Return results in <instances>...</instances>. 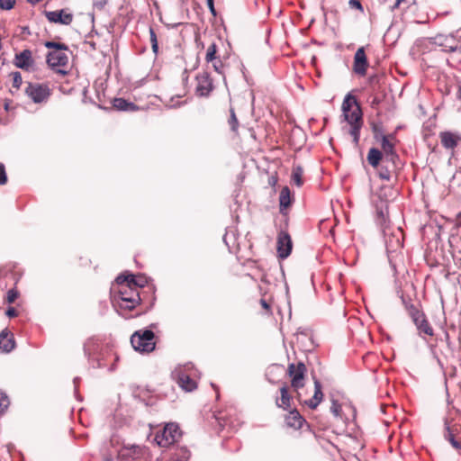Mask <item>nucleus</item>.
Here are the masks:
<instances>
[{
    "label": "nucleus",
    "instance_id": "nucleus-1",
    "mask_svg": "<svg viewBox=\"0 0 461 461\" xmlns=\"http://www.w3.org/2000/svg\"><path fill=\"white\" fill-rule=\"evenodd\" d=\"M118 292L114 296L117 306L122 311H131L144 301V292L138 291L127 281V276L120 275L116 278Z\"/></svg>",
    "mask_w": 461,
    "mask_h": 461
},
{
    "label": "nucleus",
    "instance_id": "nucleus-2",
    "mask_svg": "<svg viewBox=\"0 0 461 461\" xmlns=\"http://www.w3.org/2000/svg\"><path fill=\"white\" fill-rule=\"evenodd\" d=\"M342 112L345 120L350 125L349 133L353 137V142L357 145L359 141L363 118L360 105L354 95L350 94L346 95L342 103Z\"/></svg>",
    "mask_w": 461,
    "mask_h": 461
},
{
    "label": "nucleus",
    "instance_id": "nucleus-3",
    "mask_svg": "<svg viewBox=\"0 0 461 461\" xmlns=\"http://www.w3.org/2000/svg\"><path fill=\"white\" fill-rule=\"evenodd\" d=\"M306 373L307 368L303 362L290 363L287 366L286 375L290 378L291 387L296 393L299 401H302L299 390L305 384Z\"/></svg>",
    "mask_w": 461,
    "mask_h": 461
},
{
    "label": "nucleus",
    "instance_id": "nucleus-4",
    "mask_svg": "<svg viewBox=\"0 0 461 461\" xmlns=\"http://www.w3.org/2000/svg\"><path fill=\"white\" fill-rule=\"evenodd\" d=\"M131 343L136 351L149 353L155 348V334L152 330H138L131 337Z\"/></svg>",
    "mask_w": 461,
    "mask_h": 461
},
{
    "label": "nucleus",
    "instance_id": "nucleus-5",
    "mask_svg": "<svg viewBox=\"0 0 461 461\" xmlns=\"http://www.w3.org/2000/svg\"><path fill=\"white\" fill-rule=\"evenodd\" d=\"M68 50H54L47 55V64L57 74L64 77L68 74L67 67L68 65Z\"/></svg>",
    "mask_w": 461,
    "mask_h": 461
},
{
    "label": "nucleus",
    "instance_id": "nucleus-6",
    "mask_svg": "<svg viewBox=\"0 0 461 461\" xmlns=\"http://www.w3.org/2000/svg\"><path fill=\"white\" fill-rule=\"evenodd\" d=\"M181 437L180 428L176 423H167L161 431L157 432L155 440L158 446L167 447Z\"/></svg>",
    "mask_w": 461,
    "mask_h": 461
},
{
    "label": "nucleus",
    "instance_id": "nucleus-7",
    "mask_svg": "<svg viewBox=\"0 0 461 461\" xmlns=\"http://www.w3.org/2000/svg\"><path fill=\"white\" fill-rule=\"evenodd\" d=\"M25 94L35 104H41L47 102L51 95V90L47 84L28 83L25 88Z\"/></svg>",
    "mask_w": 461,
    "mask_h": 461
},
{
    "label": "nucleus",
    "instance_id": "nucleus-8",
    "mask_svg": "<svg viewBox=\"0 0 461 461\" xmlns=\"http://www.w3.org/2000/svg\"><path fill=\"white\" fill-rule=\"evenodd\" d=\"M195 93L199 96L207 97L214 89L213 81L207 71L197 74Z\"/></svg>",
    "mask_w": 461,
    "mask_h": 461
},
{
    "label": "nucleus",
    "instance_id": "nucleus-9",
    "mask_svg": "<svg viewBox=\"0 0 461 461\" xmlns=\"http://www.w3.org/2000/svg\"><path fill=\"white\" fill-rule=\"evenodd\" d=\"M46 19L52 23H59L62 25H69L73 22L74 15L65 9L57 11H45Z\"/></svg>",
    "mask_w": 461,
    "mask_h": 461
},
{
    "label": "nucleus",
    "instance_id": "nucleus-10",
    "mask_svg": "<svg viewBox=\"0 0 461 461\" xmlns=\"http://www.w3.org/2000/svg\"><path fill=\"white\" fill-rule=\"evenodd\" d=\"M378 141H380L381 148L385 155V159L394 164V159L398 158V155L395 152V136L393 134H387L385 137H382Z\"/></svg>",
    "mask_w": 461,
    "mask_h": 461
},
{
    "label": "nucleus",
    "instance_id": "nucleus-11",
    "mask_svg": "<svg viewBox=\"0 0 461 461\" xmlns=\"http://www.w3.org/2000/svg\"><path fill=\"white\" fill-rule=\"evenodd\" d=\"M276 249L279 258H286L292 252L293 243L286 231H280L277 236Z\"/></svg>",
    "mask_w": 461,
    "mask_h": 461
},
{
    "label": "nucleus",
    "instance_id": "nucleus-12",
    "mask_svg": "<svg viewBox=\"0 0 461 461\" xmlns=\"http://www.w3.org/2000/svg\"><path fill=\"white\" fill-rule=\"evenodd\" d=\"M441 145L450 152L451 156L455 154V149L461 141L458 134L451 131H441L438 134Z\"/></svg>",
    "mask_w": 461,
    "mask_h": 461
},
{
    "label": "nucleus",
    "instance_id": "nucleus-13",
    "mask_svg": "<svg viewBox=\"0 0 461 461\" xmlns=\"http://www.w3.org/2000/svg\"><path fill=\"white\" fill-rule=\"evenodd\" d=\"M369 66L365 49L360 47L355 53L353 70L359 76H365L366 74L367 68Z\"/></svg>",
    "mask_w": 461,
    "mask_h": 461
},
{
    "label": "nucleus",
    "instance_id": "nucleus-14",
    "mask_svg": "<svg viewBox=\"0 0 461 461\" xmlns=\"http://www.w3.org/2000/svg\"><path fill=\"white\" fill-rule=\"evenodd\" d=\"M14 64L19 68L30 71L34 65L32 52L30 50H23L20 53H16L14 59Z\"/></svg>",
    "mask_w": 461,
    "mask_h": 461
},
{
    "label": "nucleus",
    "instance_id": "nucleus-15",
    "mask_svg": "<svg viewBox=\"0 0 461 461\" xmlns=\"http://www.w3.org/2000/svg\"><path fill=\"white\" fill-rule=\"evenodd\" d=\"M173 376L177 384L186 392H192L197 387L196 382L181 370H176Z\"/></svg>",
    "mask_w": 461,
    "mask_h": 461
},
{
    "label": "nucleus",
    "instance_id": "nucleus-16",
    "mask_svg": "<svg viewBox=\"0 0 461 461\" xmlns=\"http://www.w3.org/2000/svg\"><path fill=\"white\" fill-rule=\"evenodd\" d=\"M15 348L14 334L8 330L4 329L0 332V351L10 353Z\"/></svg>",
    "mask_w": 461,
    "mask_h": 461
},
{
    "label": "nucleus",
    "instance_id": "nucleus-17",
    "mask_svg": "<svg viewBox=\"0 0 461 461\" xmlns=\"http://www.w3.org/2000/svg\"><path fill=\"white\" fill-rule=\"evenodd\" d=\"M280 397L276 399V404L278 408L288 410L292 407L293 396L290 393V389L286 384H284L280 388Z\"/></svg>",
    "mask_w": 461,
    "mask_h": 461
},
{
    "label": "nucleus",
    "instance_id": "nucleus-18",
    "mask_svg": "<svg viewBox=\"0 0 461 461\" xmlns=\"http://www.w3.org/2000/svg\"><path fill=\"white\" fill-rule=\"evenodd\" d=\"M285 421L287 427L294 429H300L305 422V420L296 409H294L285 415Z\"/></svg>",
    "mask_w": 461,
    "mask_h": 461
},
{
    "label": "nucleus",
    "instance_id": "nucleus-19",
    "mask_svg": "<svg viewBox=\"0 0 461 461\" xmlns=\"http://www.w3.org/2000/svg\"><path fill=\"white\" fill-rule=\"evenodd\" d=\"M445 432H444V438L449 441V443L452 445V447L456 450H461V442L456 440V436L459 433V429L456 425L449 426L447 421L445 423Z\"/></svg>",
    "mask_w": 461,
    "mask_h": 461
},
{
    "label": "nucleus",
    "instance_id": "nucleus-20",
    "mask_svg": "<svg viewBox=\"0 0 461 461\" xmlns=\"http://www.w3.org/2000/svg\"><path fill=\"white\" fill-rule=\"evenodd\" d=\"M293 197L288 186H284L279 194V209L282 214H286V210L292 205Z\"/></svg>",
    "mask_w": 461,
    "mask_h": 461
},
{
    "label": "nucleus",
    "instance_id": "nucleus-21",
    "mask_svg": "<svg viewBox=\"0 0 461 461\" xmlns=\"http://www.w3.org/2000/svg\"><path fill=\"white\" fill-rule=\"evenodd\" d=\"M323 398V393L321 391V384L318 380L314 381V394L313 396L309 399L305 400L304 403L309 406L311 409H316L317 406L320 404Z\"/></svg>",
    "mask_w": 461,
    "mask_h": 461
},
{
    "label": "nucleus",
    "instance_id": "nucleus-22",
    "mask_svg": "<svg viewBox=\"0 0 461 461\" xmlns=\"http://www.w3.org/2000/svg\"><path fill=\"white\" fill-rule=\"evenodd\" d=\"M124 276H127V281L131 285V286L140 292H142L141 290L144 289L149 283L148 277L144 275L135 276L132 274H127Z\"/></svg>",
    "mask_w": 461,
    "mask_h": 461
},
{
    "label": "nucleus",
    "instance_id": "nucleus-23",
    "mask_svg": "<svg viewBox=\"0 0 461 461\" xmlns=\"http://www.w3.org/2000/svg\"><path fill=\"white\" fill-rule=\"evenodd\" d=\"M383 158V152L376 148H371L368 151L366 159L369 165L376 168Z\"/></svg>",
    "mask_w": 461,
    "mask_h": 461
},
{
    "label": "nucleus",
    "instance_id": "nucleus-24",
    "mask_svg": "<svg viewBox=\"0 0 461 461\" xmlns=\"http://www.w3.org/2000/svg\"><path fill=\"white\" fill-rule=\"evenodd\" d=\"M113 105L119 111H133L136 109V105L133 103L128 102L123 98H115Z\"/></svg>",
    "mask_w": 461,
    "mask_h": 461
},
{
    "label": "nucleus",
    "instance_id": "nucleus-25",
    "mask_svg": "<svg viewBox=\"0 0 461 461\" xmlns=\"http://www.w3.org/2000/svg\"><path fill=\"white\" fill-rule=\"evenodd\" d=\"M303 168L297 165L293 167L292 170V180L297 186H302L303 184Z\"/></svg>",
    "mask_w": 461,
    "mask_h": 461
},
{
    "label": "nucleus",
    "instance_id": "nucleus-26",
    "mask_svg": "<svg viewBox=\"0 0 461 461\" xmlns=\"http://www.w3.org/2000/svg\"><path fill=\"white\" fill-rule=\"evenodd\" d=\"M217 53H218L217 45L214 42L210 44L206 50V54L204 57L205 62L207 64H209L210 61H213V59H215V58L218 57Z\"/></svg>",
    "mask_w": 461,
    "mask_h": 461
},
{
    "label": "nucleus",
    "instance_id": "nucleus-27",
    "mask_svg": "<svg viewBox=\"0 0 461 461\" xmlns=\"http://www.w3.org/2000/svg\"><path fill=\"white\" fill-rule=\"evenodd\" d=\"M406 310L412 321L415 320V318L421 317V314L423 313L417 306L412 303H406Z\"/></svg>",
    "mask_w": 461,
    "mask_h": 461
},
{
    "label": "nucleus",
    "instance_id": "nucleus-28",
    "mask_svg": "<svg viewBox=\"0 0 461 461\" xmlns=\"http://www.w3.org/2000/svg\"><path fill=\"white\" fill-rule=\"evenodd\" d=\"M230 118L228 120V123L231 129V131L233 132H237L238 131V127H239V122H238V119L236 117V114H235V112H234V109L233 108H230Z\"/></svg>",
    "mask_w": 461,
    "mask_h": 461
},
{
    "label": "nucleus",
    "instance_id": "nucleus-29",
    "mask_svg": "<svg viewBox=\"0 0 461 461\" xmlns=\"http://www.w3.org/2000/svg\"><path fill=\"white\" fill-rule=\"evenodd\" d=\"M12 77V86L15 89H19L23 84V77L20 72L15 71L10 74Z\"/></svg>",
    "mask_w": 461,
    "mask_h": 461
},
{
    "label": "nucleus",
    "instance_id": "nucleus-30",
    "mask_svg": "<svg viewBox=\"0 0 461 461\" xmlns=\"http://www.w3.org/2000/svg\"><path fill=\"white\" fill-rule=\"evenodd\" d=\"M371 128L375 140H379L382 139V137L386 136L385 134H384L383 127L380 124L372 123Z\"/></svg>",
    "mask_w": 461,
    "mask_h": 461
},
{
    "label": "nucleus",
    "instance_id": "nucleus-31",
    "mask_svg": "<svg viewBox=\"0 0 461 461\" xmlns=\"http://www.w3.org/2000/svg\"><path fill=\"white\" fill-rule=\"evenodd\" d=\"M45 47L48 49L59 50H68V46L64 43L55 42V41H46L44 43Z\"/></svg>",
    "mask_w": 461,
    "mask_h": 461
},
{
    "label": "nucleus",
    "instance_id": "nucleus-32",
    "mask_svg": "<svg viewBox=\"0 0 461 461\" xmlns=\"http://www.w3.org/2000/svg\"><path fill=\"white\" fill-rule=\"evenodd\" d=\"M378 175L381 179L390 181L392 177V171L387 167L382 166Z\"/></svg>",
    "mask_w": 461,
    "mask_h": 461
},
{
    "label": "nucleus",
    "instance_id": "nucleus-33",
    "mask_svg": "<svg viewBox=\"0 0 461 461\" xmlns=\"http://www.w3.org/2000/svg\"><path fill=\"white\" fill-rule=\"evenodd\" d=\"M20 296V293L16 288H12L7 292L6 294V302L8 303H13L15 300Z\"/></svg>",
    "mask_w": 461,
    "mask_h": 461
},
{
    "label": "nucleus",
    "instance_id": "nucleus-34",
    "mask_svg": "<svg viewBox=\"0 0 461 461\" xmlns=\"http://www.w3.org/2000/svg\"><path fill=\"white\" fill-rule=\"evenodd\" d=\"M149 36H150V43H151L152 50L154 53L157 54L158 50V39H157L156 32L152 28L149 29Z\"/></svg>",
    "mask_w": 461,
    "mask_h": 461
},
{
    "label": "nucleus",
    "instance_id": "nucleus-35",
    "mask_svg": "<svg viewBox=\"0 0 461 461\" xmlns=\"http://www.w3.org/2000/svg\"><path fill=\"white\" fill-rule=\"evenodd\" d=\"M209 64H212V68L214 69V71H216L219 74L222 73L223 64L219 56L215 58L213 61H210Z\"/></svg>",
    "mask_w": 461,
    "mask_h": 461
},
{
    "label": "nucleus",
    "instance_id": "nucleus-36",
    "mask_svg": "<svg viewBox=\"0 0 461 461\" xmlns=\"http://www.w3.org/2000/svg\"><path fill=\"white\" fill-rule=\"evenodd\" d=\"M418 330L420 331V332H423L429 336H432L433 335V329L431 328V326L429 325V321H425L422 326H419L418 327Z\"/></svg>",
    "mask_w": 461,
    "mask_h": 461
},
{
    "label": "nucleus",
    "instance_id": "nucleus-37",
    "mask_svg": "<svg viewBox=\"0 0 461 461\" xmlns=\"http://www.w3.org/2000/svg\"><path fill=\"white\" fill-rule=\"evenodd\" d=\"M9 405V399L7 395L0 392V411H4Z\"/></svg>",
    "mask_w": 461,
    "mask_h": 461
},
{
    "label": "nucleus",
    "instance_id": "nucleus-38",
    "mask_svg": "<svg viewBox=\"0 0 461 461\" xmlns=\"http://www.w3.org/2000/svg\"><path fill=\"white\" fill-rule=\"evenodd\" d=\"M8 177L5 171V167L3 163H0V185H4L7 183Z\"/></svg>",
    "mask_w": 461,
    "mask_h": 461
},
{
    "label": "nucleus",
    "instance_id": "nucleus-39",
    "mask_svg": "<svg viewBox=\"0 0 461 461\" xmlns=\"http://www.w3.org/2000/svg\"><path fill=\"white\" fill-rule=\"evenodd\" d=\"M348 5L352 9L358 10L361 14L364 13V7H363V5H362V4L360 3L359 0H349L348 1Z\"/></svg>",
    "mask_w": 461,
    "mask_h": 461
},
{
    "label": "nucleus",
    "instance_id": "nucleus-40",
    "mask_svg": "<svg viewBox=\"0 0 461 461\" xmlns=\"http://www.w3.org/2000/svg\"><path fill=\"white\" fill-rule=\"evenodd\" d=\"M15 0H0V8L10 10L14 7Z\"/></svg>",
    "mask_w": 461,
    "mask_h": 461
},
{
    "label": "nucleus",
    "instance_id": "nucleus-41",
    "mask_svg": "<svg viewBox=\"0 0 461 461\" xmlns=\"http://www.w3.org/2000/svg\"><path fill=\"white\" fill-rule=\"evenodd\" d=\"M403 4L416 5V0H396L394 5L392 6V10L399 9Z\"/></svg>",
    "mask_w": 461,
    "mask_h": 461
},
{
    "label": "nucleus",
    "instance_id": "nucleus-42",
    "mask_svg": "<svg viewBox=\"0 0 461 461\" xmlns=\"http://www.w3.org/2000/svg\"><path fill=\"white\" fill-rule=\"evenodd\" d=\"M215 420L218 421L221 429H224L227 425V421L222 415L215 416Z\"/></svg>",
    "mask_w": 461,
    "mask_h": 461
},
{
    "label": "nucleus",
    "instance_id": "nucleus-43",
    "mask_svg": "<svg viewBox=\"0 0 461 461\" xmlns=\"http://www.w3.org/2000/svg\"><path fill=\"white\" fill-rule=\"evenodd\" d=\"M425 321H427V319H426V317H425V314H424V313H422V314H421V317H418V318H415V320H413V322L415 323V325L417 326V328H418L419 326H420V325L422 326V324H423Z\"/></svg>",
    "mask_w": 461,
    "mask_h": 461
},
{
    "label": "nucleus",
    "instance_id": "nucleus-44",
    "mask_svg": "<svg viewBox=\"0 0 461 461\" xmlns=\"http://www.w3.org/2000/svg\"><path fill=\"white\" fill-rule=\"evenodd\" d=\"M5 314L9 317V318H14V317H16L18 316V312L15 308L14 307H9L5 312Z\"/></svg>",
    "mask_w": 461,
    "mask_h": 461
},
{
    "label": "nucleus",
    "instance_id": "nucleus-45",
    "mask_svg": "<svg viewBox=\"0 0 461 461\" xmlns=\"http://www.w3.org/2000/svg\"><path fill=\"white\" fill-rule=\"evenodd\" d=\"M260 305L261 307L264 309V311L266 312H271V307H270V304L267 302V300L265 299H261L260 300Z\"/></svg>",
    "mask_w": 461,
    "mask_h": 461
},
{
    "label": "nucleus",
    "instance_id": "nucleus-46",
    "mask_svg": "<svg viewBox=\"0 0 461 461\" xmlns=\"http://www.w3.org/2000/svg\"><path fill=\"white\" fill-rule=\"evenodd\" d=\"M207 1V5L211 11V13L213 14V15H216V11H215V8H214V4H213V0H206Z\"/></svg>",
    "mask_w": 461,
    "mask_h": 461
},
{
    "label": "nucleus",
    "instance_id": "nucleus-47",
    "mask_svg": "<svg viewBox=\"0 0 461 461\" xmlns=\"http://www.w3.org/2000/svg\"><path fill=\"white\" fill-rule=\"evenodd\" d=\"M380 103H381V99L378 96H374L371 101V106L373 108H375V107L378 106Z\"/></svg>",
    "mask_w": 461,
    "mask_h": 461
},
{
    "label": "nucleus",
    "instance_id": "nucleus-48",
    "mask_svg": "<svg viewBox=\"0 0 461 461\" xmlns=\"http://www.w3.org/2000/svg\"><path fill=\"white\" fill-rule=\"evenodd\" d=\"M181 451L183 452V456L185 458L184 461H187L190 456V453L186 449Z\"/></svg>",
    "mask_w": 461,
    "mask_h": 461
},
{
    "label": "nucleus",
    "instance_id": "nucleus-49",
    "mask_svg": "<svg viewBox=\"0 0 461 461\" xmlns=\"http://www.w3.org/2000/svg\"><path fill=\"white\" fill-rule=\"evenodd\" d=\"M277 182V178L275 177V176H272L270 179H269V184L272 185H275Z\"/></svg>",
    "mask_w": 461,
    "mask_h": 461
},
{
    "label": "nucleus",
    "instance_id": "nucleus-50",
    "mask_svg": "<svg viewBox=\"0 0 461 461\" xmlns=\"http://www.w3.org/2000/svg\"><path fill=\"white\" fill-rule=\"evenodd\" d=\"M185 94H186V90H185V88H183L182 92H181V93H179V94H176V95L177 97H182V96H185Z\"/></svg>",
    "mask_w": 461,
    "mask_h": 461
},
{
    "label": "nucleus",
    "instance_id": "nucleus-51",
    "mask_svg": "<svg viewBox=\"0 0 461 461\" xmlns=\"http://www.w3.org/2000/svg\"><path fill=\"white\" fill-rule=\"evenodd\" d=\"M461 222V212L457 213L456 215V225L458 226V223Z\"/></svg>",
    "mask_w": 461,
    "mask_h": 461
},
{
    "label": "nucleus",
    "instance_id": "nucleus-52",
    "mask_svg": "<svg viewBox=\"0 0 461 461\" xmlns=\"http://www.w3.org/2000/svg\"><path fill=\"white\" fill-rule=\"evenodd\" d=\"M41 0H28L29 3L32 4V5H35L39 2H41Z\"/></svg>",
    "mask_w": 461,
    "mask_h": 461
},
{
    "label": "nucleus",
    "instance_id": "nucleus-53",
    "mask_svg": "<svg viewBox=\"0 0 461 461\" xmlns=\"http://www.w3.org/2000/svg\"><path fill=\"white\" fill-rule=\"evenodd\" d=\"M338 409H339V407H338V406H333V407H332V411H333V412H334L336 415L338 414Z\"/></svg>",
    "mask_w": 461,
    "mask_h": 461
},
{
    "label": "nucleus",
    "instance_id": "nucleus-54",
    "mask_svg": "<svg viewBox=\"0 0 461 461\" xmlns=\"http://www.w3.org/2000/svg\"><path fill=\"white\" fill-rule=\"evenodd\" d=\"M458 341H459V344H460V347H461V331L459 332V335H458Z\"/></svg>",
    "mask_w": 461,
    "mask_h": 461
},
{
    "label": "nucleus",
    "instance_id": "nucleus-55",
    "mask_svg": "<svg viewBox=\"0 0 461 461\" xmlns=\"http://www.w3.org/2000/svg\"><path fill=\"white\" fill-rule=\"evenodd\" d=\"M446 339H447V340H448V339H449V336L447 333L446 334Z\"/></svg>",
    "mask_w": 461,
    "mask_h": 461
},
{
    "label": "nucleus",
    "instance_id": "nucleus-56",
    "mask_svg": "<svg viewBox=\"0 0 461 461\" xmlns=\"http://www.w3.org/2000/svg\"><path fill=\"white\" fill-rule=\"evenodd\" d=\"M458 226H461V222L458 223Z\"/></svg>",
    "mask_w": 461,
    "mask_h": 461
}]
</instances>
